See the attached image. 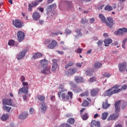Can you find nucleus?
<instances>
[{
	"instance_id": "nucleus-1",
	"label": "nucleus",
	"mask_w": 127,
	"mask_h": 127,
	"mask_svg": "<svg viewBox=\"0 0 127 127\" xmlns=\"http://www.w3.org/2000/svg\"><path fill=\"white\" fill-rule=\"evenodd\" d=\"M120 87H121V85H115L110 89L107 90L106 91L107 96L111 97V96H112L114 94H118V93L122 92V89L120 88L119 89Z\"/></svg>"
},
{
	"instance_id": "nucleus-2",
	"label": "nucleus",
	"mask_w": 127,
	"mask_h": 127,
	"mask_svg": "<svg viewBox=\"0 0 127 127\" xmlns=\"http://www.w3.org/2000/svg\"><path fill=\"white\" fill-rule=\"evenodd\" d=\"M43 0H35L34 2H32L31 4H28V10L31 11L32 10V7H35L38 5L39 2H41Z\"/></svg>"
},
{
	"instance_id": "nucleus-3",
	"label": "nucleus",
	"mask_w": 127,
	"mask_h": 127,
	"mask_svg": "<svg viewBox=\"0 0 127 127\" xmlns=\"http://www.w3.org/2000/svg\"><path fill=\"white\" fill-rule=\"evenodd\" d=\"M76 72H77L76 68H69L65 71V74L68 76H72L74 75Z\"/></svg>"
},
{
	"instance_id": "nucleus-4",
	"label": "nucleus",
	"mask_w": 127,
	"mask_h": 127,
	"mask_svg": "<svg viewBox=\"0 0 127 127\" xmlns=\"http://www.w3.org/2000/svg\"><path fill=\"white\" fill-rule=\"evenodd\" d=\"M118 67L119 68L120 72H121V73H123V72H125V71L127 70V63H120L118 64Z\"/></svg>"
},
{
	"instance_id": "nucleus-5",
	"label": "nucleus",
	"mask_w": 127,
	"mask_h": 127,
	"mask_svg": "<svg viewBox=\"0 0 127 127\" xmlns=\"http://www.w3.org/2000/svg\"><path fill=\"white\" fill-rule=\"evenodd\" d=\"M13 25L16 27L17 28H21L22 27V25H23V23L21 22V21L19 19H15L12 22Z\"/></svg>"
},
{
	"instance_id": "nucleus-6",
	"label": "nucleus",
	"mask_w": 127,
	"mask_h": 127,
	"mask_svg": "<svg viewBox=\"0 0 127 127\" xmlns=\"http://www.w3.org/2000/svg\"><path fill=\"white\" fill-rule=\"evenodd\" d=\"M107 21H106L105 23L106 25L109 28H112L115 23H114V19L112 17L107 18Z\"/></svg>"
},
{
	"instance_id": "nucleus-7",
	"label": "nucleus",
	"mask_w": 127,
	"mask_h": 127,
	"mask_svg": "<svg viewBox=\"0 0 127 127\" xmlns=\"http://www.w3.org/2000/svg\"><path fill=\"white\" fill-rule=\"evenodd\" d=\"M28 89H29L28 86H23L19 89L18 95L20 96L21 94H27L28 93Z\"/></svg>"
},
{
	"instance_id": "nucleus-8",
	"label": "nucleus",
	"mask_w": 127,
	"mask_h": 127,
	"mask_svg": "<svg viewBox=\"0 0 127 127\" xmlns=\"http://www.w3.org/2000/svg\"><path fill=\"white\" fill-rule=\"evenodd\" d=\"M121 100H119L115 102L114 104L115 106V112L116 114H119L121 112V107H120V104L121 103Z\"/></svg>"
},
{
	"instance_id": "nucleus-9",
	"label": "nucleus",
	"mask_w": 127,
	"mask_h": 127,
	"mask_svg": "<svg viewBox=\"0 0 127 127\" xmlns=\"http://www.w3.org/2000/svg\"><path fill=\"white\" fill-rule=\"evenodd\" d=\"M17 36L18 38V41L19 42H21L23 39H24V37H25V35H24V33L21 31H19L17 32Z\"/></svg>"
},
{
	"instance_id": "nucleus-10",
	"label": "nucleus",
	"mask_w": 127,
	"mask_h": 127,
	"mask_svg": "<svg viewBox=\"0 0 127 127\" xmlns=\"http://www.w3.org/2000/svg\"><path fill=\"white\" fill-rule=\"evenodd\" d=\"M27 51H28V50L24 49L22 52H20L17 56V59L18 60H21L25 56V54Z\"/></svg>"
},
{
	"instance_id": "nucleus-11",
	"label": "nucleus",
	"mask_w": 127,
	"mask_h": 127,
	"mask_svg": "<svg viewBox=\"0 0 127 127\" xmlns=\"http://www.w3.org/2000/svg\"><path fill=\"white\" fill-rule=\"evenodd\" d=\"M120 116V114L119 113H113L111 114L108 118L107 121H115L117 120L118 118Z\"/></svg>"
},
{
	"instance_id": "nucleus-12",
	"label": "nucleus",
	"mask_w": 127,
	"mask_h": 127,
	"mask_svg": "<svg viewBox=\"0 0 127 127\" xmlns=\"http://www.w3.org/2000/svg\"><path fill=\"white\" fill-rule=\"evenodd\" d=\"M52 72H55L56 70H57V68H58V64H57V60L53 59L52 60Z\"/></svg>"
},
{
	"instance_id": "nucleus-13",
	"label": "nucleus",
	"mask_w": 127,
	"mask_h": 127,
	"mask_svg": "<svg viewBox=\"0 0 127 127\" xmlns=\"http://www.w3.org/2000/svg\"><path fill=\"white\" fill-rule=\"evenodd\" d=\"M47 14L50 18H52L53 15H54V13L52 12V8L50 5L48 6L47 8Z\"/></svg>"
},
{
	"instance_id": "nucleus-14",
	"label": "nucleus",
	"mask_w": 127,
	"mask_h": 127,
	"mask_svg": "<svg viewBox=\"0 0 127 127\" xmlns=\"http://www.w3.org/2000/svg\"><path fill=\"white\" fill-rule=\"evenodd\" d=\"M2 105H6L7 106H12V100L4 98L2 100Z\"/></svg>"
},
{
	"instance_id": "nucleus-15",
	"label": "nucleus",
	"mask_w": 127,
	"mask_h": 127,
	"mask_svg": "<svg viewBox=\"0 0 127 127\" xmlns=\"http://www.w3.org/2000/svg\"><path fill=\"white\" fill-rule=\"evenodd\" d=\"M51 67L50 66H47L45 67H43V70L41 71V73L42 74H51V71H50Z\"/></svg>"
},
{
	"instance_id": "nucleus-16",
	"label": "nucleus",
	"mask_w": 127,
	"mask_h": 127,
	"mask_svg": "<svg viewBox=\"0 0 127 127\" xmlns=\"http://www.w3.org/2000/svg\"><path fill=\"white\" fill-rule=\"evenodd\" d=\"M57 42L55 40H53L51 43L48 46L49 49H54L56 46H57Z\"/></svg>"
},
{
	"instance_id": "nucleus-17",
	"label": "nucleus",
	"mask_w": 127,
	"mask_h": 127,
	"mask_svg": "<svg viewBox=\"0 0 127 127\" xmlns=\"http://www.w3.org/2000/svg\"><path fill=\"white\" fill-rule=\"evenodd\" d=\"M91 127H101V123L99 121L96 120H92L90 124Z\"/></svg>"
},
{
	"instance_id": "nucleus-18",
	"label": "nucleus",
	"mask_w": 127,
	"mask_h": 127,
	"mask_svg": "<svg viewBox=\"0 0 127 127\" xmlns=\"http://www.w3.org/2000/svg\"><path fill=\"white\" fill-rule=\"evenodd\" d=\"M71 88L75 93H80V92H82V89L80 88V87H77L76 84H73L71 86Z\"/></svg>"
},
{
	"instance_id": "nucleus-19",
	"label": "nucleus",
	"mask_w": 127,
	"mask_h": 127,
	"mask_svg": "<svg viewBox=\"0 0 127 127\" xmlns=\"http://www.w3.org/2000/svg\"><path fill=\"white\" fill-rule=\"evenodd\" d=\"M40 64L42 68H45L48 66V61L46 59H43L40 61Z\"/></svg>"
},
{
	"instance_id": "nucleus-20",
	"label": "nucleus",
	"mask_w": 127,
	"mask_h": 127,
	"mask_svg": "<svg viewBox=\"0 0 127 127\" xmlns=\"http://www.w3.org/2000/svg\"><path fill=\"white\" fill-rule=\"evenodd\" d=\"M59 90H60V92L58 93V97L59 98H61V93H63V92H65L67 91V90L64 88V86H63V85H60Z\"/></svg>"
},
{
	"instance_id": "nucleus-21",
	"label": "nucleus",
	"mask_w": 127,
	"mask_h": 127,
	"mask_svg": "<svg viewBox=\"0 0 127 127\" xmlns=\"http://www.w3.org/2000/svg\"><path fill=\"white\" fill-rule=\"evenodd\" d=\"M100 90L97 88L92 89L90 91L91 96H92V97H96L97 95H98V92Z\"/></svg>"
},
{
	"instance_id": "nucleus-22",
	"label": "nucleus",
	"mask_w": 127,
	"mask_h": 127,
	"mask_svg": "<svg viewBox=\"0 0 127 127\" xmlns=\"http://www.w3.org/2000/svg\"><path fill=\"white\" fill-rule=\"evenodd\" d=\"M43 56V55L40 53H36L33 55L32 59L35 60V59H38V58H41Z\"/></svg>"
},
{
	"instance_id": "nucleus-23",
	"label": "nucleus",
	"mask_w": 127,
	"mask_h": 127,
	"mask_svg": "<svg viewBox=\"0 0 127 127\" xmlns=\"http://www.w3.org/2000/svg\"><path fill=\"white\" fill-rule=\"evenodd\" d=\"M32 18L34 20H38L40 18V14L37 12L33 13Z\"/></svg>"
},
{
	"instance_id": "nucleus-24",
	"label": "nucleus",
	"mask_w": 127,
	"mask_h": 127,
	"mask_svg": "<svg viewBox=\"0 0 127 127\" xmlns=\"http://www.w3.org/2000/svg\"><path fill=\"white\" fill-rule=\"evenodd\" d=\"M74 81L76 83H83L84 82V79H83V77L81 76H75L74 78Z\"/></svg>"
},
{
	"instance_id": "nucleus-25",
	"label": "nucleus",
	"mask_w": 127,
	"mask_h": 127,
	"mask_svg": "<svg viewBox=\"0 0 127 127\" xmlns=\"http://www.w3.org/2000/svg\"><path fill=\"white\" fill-rule=\"evenodd\" d=\"M41 109L42 110V113H45V111L47 110V107L44 102L41 103Z\"/></svg>"
},
{
	"instance_id": "nucleus-26",
	"label": "nucleus",
	"mask_w": 127,
	"mask_h": 127,
	"mask_svg": "<svg viewBox=\"0 0 127 127\" xmlns=\"http://www.w3.org/2000/svg\"><path fill=\"white\" fill-rule=\"evenodd\" d=\"M27 116H28V114L27 112H23L19 116V119H20V120H24L27 118Z\"/></svg>"
},
{
	"instance_id": "nucleus-27",
	"label": "nucleus",
	"mask_w": 127,
	"mask_h": 127,
	"mask_svg": "<svg viewBox=\"0 0 127 127\" xmlns=\"http://www.w3.org/2000/svg\"><path fill=\"white\" fill-rule=\"evenodd\" d=\"M104 42L105 45V46H109V45H110V44H111V43H112V42H113V40L111 39H105L104 40Z\"/></svg>"
},
{
	"instance_id": "nucleus-28",
	"label": "nucleus",
	"mask_w": 127,
	"mask_h": 127,
	"mask_svg": "<svg viewBox=\"0 0 127 127\" xmlns=\"http://www.w3.org/2000/svg\"><path fill=\"white\" fill-rule=\"evenodd\" d=\"M110 106H111V105L108 103V100H106L105 102H103L102 104V107L104 109H108Z\"/></svg>"
},
{
	"instance_id": "nucleus-29",
	"label": "nucleus",
	"mask_w": 127,
	"mask_h": 127,
	"mask_svg": "<svg viewBox=\"0 0 127 127\" xmlns=\"http://www.w3.org/2000/svg\"><path fill=\"white\" fill-rule=\"evenodd\" d=\"M102 65L103 64H102L101 63L99 62H97L94 64V67L96 69H99V68H101V67H102Z\"/></svg>"
},
{
	"instance_id": "nucleus-30",
	"label": "nucleus",
	"mask_w": 127,
	"mask_h": 127,
	"mask_svg": "<svg viewBox=\"0 0 127 127\" xmlns=\"http://www.w3.org/2000/svg\"><path fill=\"white\" fill-rule=\"evenodd\" d=\"M80 116L83 121H87V119H89V116L87 113H85L84 114L81 115Z\"/></svg>"
},
{
	"instance_id": "nucleus-31",
	"label": "nucleus",
	"mask_w": 127,
	"mask_h": 127,
	"mask_svg": "<svg viewBox=\"0 0 127 127\" xmlns=\"http://www.w3.org/2000/svg\"><path fill=\"white\" fill-rule=\"evenodd\" d=\"M62 98L63 100H64V101H69V96L66 95L65 93H63L62 94Z\"/></svg>"
},
{
	"instance_id": "nucleus-32",
	"label": "nucleus",
	"mask_w": 127,
	"mask_h": 127,
	"mask_svg": "<svg viewBox=\"0 0 127 127\" xmlns=\"http://www.w3.org/2000/svg\"><path fill=\"white\" fill-rule=\"evenodd\" d=\"M99 18H100L101 21H102V22H103V23H105L106 22V17H105V16H104V15L102 14H100L99 15Z\"/></svg>"
},
{
	"instance_id": "nucleus-33",
	"label": "nucleus",
	"mask_w": 127,
	"mask_h": 127,
	"mask_svg": "<svg viewBox=\"0 0 127 127\" xmlns=\"http://www.w3.org/2000/svg\"><path fill=\"white\" fill-rule=\"evenodd\" d=\"M67 122L69 125H74L75 124V119L74 118H69Z\"/></svg>"
},
{
	"instance_id": "nucleus-34",
	"label": "nucleus",
	"mask_w": 127,
	"mask_h": 127,
	"mask_svg": "<svg viewBox=\"0 0 127 127\" xmlns=\"http://www.w3.org/2000/svg\"><path fill=\"white\" fill-rule=\"evenodd\" d=\"M108 116H109V113L108 112H104L102 115V119L105 120L107 119Z\"/></svg>"
},
{
	"instance_id": "nucleus-35",
	"label": "nucleus",
	"mask_w": 127,
	"mask_h": 127,
	"mask_svg": "<svg viewBox=\"0 0 127 127\" xmlns=\"http://www.w3.org/2000/svg\"><path fill=\"white\" fill-rule=\"evenodd\" d=\"M89 105H90V103H89V102L86 100H84L82 103V107H88Z\"/></svg>"
},
{
	"instance_id": "nucleus-36",
	"label": "nucleus",
	"mask_w": 127,
	"mask_h": 127,
	"mask_svg": "<svg viewBox=\"0 0 127 127\" xmlns=\"http://www.w3.org/2000/svg\"><path fill=\"white\" fill-rule=\"evenodd\" d=\"M8 114L3 115L1 117V120H2V121H6V120L8 119Z\"/></svg>"
},
{
	"instance_id": "nucleus-37",
	"label": "nucleus",
	"mask_w": 127,
	"mask_h": 127,
	"mask_svg": "<svg viewBox=\"0 0 127 127\" xmlns=\"http://www.w3.org/2000/svg\"><path fill=\"white\" fill-rule=\"evenodd\" d=\"M37 98L39 101H43L45 100V96H44V95H38Z\"/></svg>"
},
{
	"instance_id": "nucleus-38",
	"label": "nucleus",
	"mask_w": 127,
	"mask_h": 127,
	"mask_svg": "<svg viewBox=\"0 0 127 127\" xmlns=\"http://www.w3.org/2000/svg\"><path fill=\"white\" fill-rule=\"evenodd\" d=\"M105 10H108V11H111V10H113V7L109 5H107L105 7Z\"/></svg>"
},
{
	"instance_id": "nucleus-39",
	"label": "nucleus",
	"mask_w": 127,
	"mask_h": 127,
	"mask_svg": "<svg viewBox=\"0 0 127 127\" xmlns=\"http://www.w3.org/2000/svg\"><path fill=\"white\" fill-rule=\"evenodd\" d=\"M15 43V42L14 41V40H10L8 41V45H9V46H13V45H14Z\"/></svg>"
},
{
	"instance_id": "nucleus-40",
	"label": "nucleus",
	"mask_w": 127,
	"mask_h": 127,
	"mask_svg": "<svg viewBox=\"0 0 127 127\" xmlns=\"http://www.w3.org/2000/svg\"><path fill=\"white\" fill-rule=\"evenodd\" d=\"M73 65H74V63H73V62H69L65 65V68L67 69V68H69V67H72Z\"/></svg>"
},
{
	"instance_id": "nucleus-41",
	"label": "nucleus",
	"mask_w": 127,
	"mask_h": 127,
	"mask_svg": "<svg viewBox=\"0 0 127 127\" xmlns=\"http://www.w3.org/2000/svg\"><path fill=\"white\" fill-rule=\"evenodd\" d=\"M88 21H89V20L86 18H83L81 20V23H82V24H86Z\"/></svg>"
},
{
	"instance_id": "nucleus-42",
	"label": "nucleus",
	"mask_w": 127,
	"mask_h": 127,
	"mask_svg": "<svg viewBox=\"0 0 127 127\" xmlns=\"http://www.w3.org/2000/svg\"><path fill=\"white\" fill-rule=\"evenodd\" d=\"M3 109L4 111H6L7 112H10V110H11V108L6 106H3Z\"/></svg>"
},
{
	"instance_id": "nucleus-43",
	"label": "nucleus",
	"mask_w": 127,
	"mask_h": 127,
	"mask_svg": "<svg viewBox=\"0 0 127 127\" xmlns=\"http://www.w3.org/2000/svg\"><path fill=\"white\" fill-rule=\"evenodd\" d=\"M50 43H51V40L49 39H46L44 42L45 45H46L47 46H48Z\"/></svg>"
},
{
	"instance_id": "nucleus-44",
	"label": "nucleus",
	"mask_w": 127,
	"mask_h": 127,
	"mask_svg": "<svg viewBox=\"0 0 127 127\" xmlns=\"http://www.w3.org/2000/svg\"><path fill=\"white\" fill-rule=\"evenodd\" d=\"M65 34H66V35H70V34L72 33V31H71V30L67 28L65 30Z\"/></svg>"
},
{
	"instance_id": "nucleus-45",
	"label": "nucleus",
	"mask_w": 127,
	"mask_h": 127,
	"mask_svg": "<svg viewBox=\"0 0 127 127\" xmlns=\"http://www.w3.org/2000/svg\"><path fill=\"white\" fill-rule=\"evenodd\" d=\"M75 32L77 34V36H82V33H81V30H79V29H76L75 30Z\"/></svg>"
},
{
	"instance_id": "nucleus-46",
	"label": "nucleus",
	"mask_w": 127,
	"mask_h": 127,
	"mask_svg": "<svg viewBox=\"0 0 127 127\" xmlns=\"http://www.w3.org/2000/svg\"><path fill=\"white\" fill-rule=\"evenodd\" d=\"M81 97H87L89 96V92L88 91H86L84 93H82L80 94Z\"/></svg>"
},
{
	"instance_id": "nucleus-47",
	"label": "nucleus",
	"mask_w": 127,
	"mask_h": 127,
	"mask_svg": "<svg viewBox=\"0 0 127 127\" xmlns=\"http://www.w3.org/2000/svg\"><path fill=\"white\" fill-rule=\"evenodd\" d=\"M67 95L69 98V99H73V92L71 91H69L67 92Z\"/></svg>"
},
{
	"instance_id": "nucleus-48",
	"label": "nucleus",
	"mask_w": 127,
	"mask_h": 127,
	"mask_svg": "<svg viewBox=\"0 0 127 127\" xmlns=\"http://www.w3.org/2000/svg\"><path fill=\"white\" fill-rule=\"evenodd\" d=\"M95 81H97V78L95 77H92L89 79V82H95Z\"/></svg>"
},
{
	"instance_id": "nucleus-49",
	"label": "nucleus",
	"mask_w": 127,
	"mask_h": 127,
	"mask_svg": "<svg viewBox=\"0 0 127 127\" xmlns=\"http://www.w3.org/2000/svg\"><path fill=\"white\" fill-rule=\"evenodd\" d=\"M117 34L118 35H123L124 33L123 32V30L121 29H119L118 31H117Z\"/></svg>"
},
{
	"instance_id": "nucleus-50",
	"label": "nucleus",
	"mask_w": 127,
	"mask_h": 127,
	"mask_svg": "<svg viewBox=\"0 0 127 127\" xmlns=\"http://www.w3.org/2000/svg\"><path fill=\"white\" fill-rule=\"evenodd\" d=\"M82 50H83V49L80 48H78L77 49H76L74 51L75 53L79 54V53H82Z\"/></svg>"
},
{
	"instance_id": "nucleus-51",
	"label": "nucleus",
	"mask_w": 127,
	"mask_h": 127,
	"mask_svg": "<svg viewBox=\"0 0 127 127\" xmlns=\"http://www.w3.org/2000/svg\"><path fill=\"white\" fill-rule=\"evenodd\" d=\"M50 6H51L52 9H55V8L57 7L56 3H53L51 5H50Z\"/></svg>"
},
{
	"instance_id": "nucleus-52",
	"label": "nucleus",
	"mask_w": 127,
	"mask_h": 127,
	"mask_svg": "<svg viewBox=\"0 0 127 127\" xmlns=\"http://www.w3.org/2000/svg\"><path fill=\"white\" fill-rule=\"evenodd\" d=\"M95 21V20L94 18H91L89 19V23H91V24H93Z\"/></svg>"
},
{
	"instance_id": "nucleus-53",
	"label": "nucleus",
	"mask_w": 127,
	"mask_h": 127,
	"mask_svg": "<svg viewBox=\"0 0 127 127\" xmlns=\"http://www.w3.org/2000/svg\"><path fill=\"white\" fill-rule=\"evenodd\" d=\"M20 81L21 82H24V81H25V77H24V76L23 75H21V77H20Z\"/></svg>"
},
{
	"instance_id": "nucleus-54",
	"label": "nucleus",
	"mask_w": 127,
	"mask_h": 127,
	"mask_svg": "<svg viewBox=\"0 0 127 127\" xmlns=\"http://www.w3.org/2000/svg\"><path fill=\"white\" fill-rule=\"evenodd\" d=\"M97 44L98 46H101V45H102L103 44V41L99 40L97 42Z\"/></svg>"
},
{
	"instance_id": "nucleus-55",
	"label": "nucleus",
	"mask_w": 127,
	"mask_h": 127,
	"mask_svg": "<svg viewBox=\"0 0 127 127\" xmlns=\"http://www.w3.org/2000/svg\"><path fill=\"white\" fill-rule=\"evenodd\" d=\"M127 88V85H123L121 89H120V90H121V91H123V90H126Z\"/></svg>"
},
{
	"instance_id": "nucleus-56",
	"label": "nucleus",
	"mask_w": 127,
	"mask_h": 127,
	"mask_svg": "<svg viewBox=\"0 0 127 127\" xmlns=\"http://www.w3.org/2000/svg\"><path fill=\"white\" fill-rule=\"evenodd\" d=\"M22 85L24 87H27L28 86V82L23 81Z\"/></svg>"
},
{
	"instance_id": "nucleus-57",
	"label": "nucleus",
	"mask_w": 127,
	"mask_h": 127,
	"mask_svg": "<svg viewBox=\"0 0 127 127\" xmlns=\"http://www.w3.org/2000/svg\"><path fill=\"white\" fill-rule=\"evenodd\" d=\"M58 34H63L62 32H57L56 33H52V35H58Z\"/></svg>"
},
{
	"instance_id": "nucleus-58",
	"label": "nucleus",
	"mask_w": 127,
	"mask_h": 127,
	"mask_svg": "<svg viewBox=\"0 0 127 127\" xmlns=\"http://www.w3.org/2000/svg\"><path fill=\"white\" fill-rule=\"evenodd\" d=\"M104 77H106V78H109L110 77V73H105L103 74Z\"/></svg>"
},
{
	"instance_id": "nucleus-59",
	"label": "nucleus",
	"mask_w": 127,
	"mask_h": 127,
	"mask_svg": "<svg viewBox=\"0 0 127 127\" xmlns=\"http://www.w3.org/2000/svg\"><path fill=\"white\" fill-rule=\"evenodd\" d=\"M82 64H83V63H77L76 64V67H82Z\"/></svg>"
},
{
	"instance_id": "nucleus-60",
	"label": "nucleus",
	"mask_w": 127,
	"mask_h": 127,
	"mask_svg": "<svg viewBox=\"0 0 127 127\" xmlns=\"http://www.w3.org/2000/svg\"><path fill=\"white\" fill-rule=\"evenodd\" d=\"M29 112L30 114H31V115H32V114L34 113V109L33 108H30Z\"/></svg>"
},
{
	"instance_id": "nucleus-61",
	"label": "nucleus",
	"mask_w": 127,
	"mask_h": 127,
	"mask_svg": "<svg viewBox=\"0 0 127 127\" xmlns=\"http://www.w3.org/2000/svg\"><path fill=\"white\" fill-rule=\"evenodd\" d=\"M121 29H122V30L123 32L124 33H125V32H127V28H121Z\"/></svg>"
},
{
	"instance_id": "nucleus-62",
	"label": "nucleus",
	"mask_w": 127,
	"mask_h": 127,
	"mask_svg": "<svg viewBox=\"0 0 127 127\" xmlns=\"http://www.w3.org/2000/svg\"><path fill=\"white\" fill-rule=\"evenodd\" d=\"M84 111H85V108H82L81 109L80 111V115L83 114V112H84Z\"/></svg>"
},
{
	"instance_id": "nucleus-63",
	"label": "nucleus",
	"mask_w": 127,
	"mask_h": 127,
	"mask_svg": "<svg viewBox=\"0 0 127 127\" xmlns=\"http://www.w3.org/2000/svg\"><path fill=\"white\" fill-rule=\"evenodd\" d=\"M57 52L59 53V54H62V55L64 54V52L63 51H57Z\"/></svg>"
},
{
	"instance_id": "nucleus-64",
	"label": "nucleus",
	"mask_w": 127,
	"mask_h": 127,
	"mask_svg": "<svg viewBox=\"0 0 127 127\" xmlns=\"http://www.w3.org/2000/svg\"><path fill=\"white\" fill-rule=\"evenodd\" d=\"M115 127H123V125H122V124H118L115 126Z\"/></svg>"
}]
</instances>
